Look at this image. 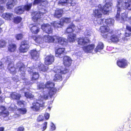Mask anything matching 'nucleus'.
<instances>
[{
    "instance_id": "58",
    "label": "nucleus",
    "mask_w": 131,
    "mask_h": 131,
    "mask_svg": "<svg viewBox=\"0 0 131 131\" xmlns=\"http://www.w3.org/2000/svg\"><path fill=\"white\" fill-rule=\"evenodd\" d=\"M131 36V33L125 32L124 34V36L125 37H128Z\"/></svg>"
},
{
    "instance_id": "56",
    "label": "nucleus",
    "mask_w": 131,
    "mask_h": 131,
    "mask_svg": "<svg viewBox=\"0 0 131 131\" xmlns=\"http://www.w3.org/2000/svg\"><path fill=\"white\" fill-rule=\"evenodd\" d=\"M44 117L46 119H49V114L48 113H46L44 114Z\"/></svg>"
},
{
    "instance_id": "48",
    "label": "nucleus",
    "mask_w": 131,
    "mask_h": 131,
    "mask_svg": "<svg viewBox=\"0 0 131 131\" xmlns=\"http://www.w3.org/2000/svg\"><path fill=\"white\" fill-rule=\"evenodd\" d=\"M15 5L7 2L6 4V8L7 9H11L14 7Z\"/></svg>"
},
{
    "instance_id": "16",
    "label": "nucleus",
    "mask_w": 131,
    "mask_h": 131,
    "mask_svg": "<svg viewBox=\"0 0 131 131\" xmlns=\"http://www.w3.org/2000/svg\"><path fill=\"white\" fill-rule=\"evenodd\" d=\"M109 38V37L108 38L106 39H107L108 41H110L113 43H117L119 41L118 36L115 34L112 35L110 36V38Z\"/></svg>"
},
{
    "instance_id": "8",
    "label": "nucleus",
    "mask_w": 131,
    "mask_h": 131,
    "mask_svg": "<svg viewBox=\"0 0 131 131\" xmlns=\"http://www.w3.org/2000/svg\"><path fill=\"white\" fill-rule=\"evenodd\" d=\"M55 40L56 39L57 42L63 46H66L68 44L67 40L64 37L55 35Z\"/></svg>"
},
{
    "instance_id": "22",
    "label": "nucleus",
    "mask_w": 131,
    "mask_h": 131,
    "mask_svg": "<svg viewBox=\"0 0 131 131\" xmlns=\"http://www.w3.org/2000/svg\"><path fill=\"white\" fill-rule=\"evenodd\" d=\"M14 12L16 14L20 15L23 14L24 10L23 7V5H21L16 7L14 10Z\"/></svg>"
},
{
    "instance_id": "10",
    "label": "nucleus",
    "mask_w": 131,
    "mask_h": 131,
    "mask_svg": "<svg viewBox=\"0 0 131 131\" xmlns=\"http://www.w3.org/2000/svg\"><path fill=\"white\" fill-rule=\"evenodd\" d=\"M63 61L64 66L65 67H68L71 65L72 60L69 57L67 56H64L63 57Z\"/></svg>"
},
{
    "instance_id": "2",
    "label": "nucleus",
    "mask_w": 131,
    "mask_h": 131,
    "mask_svg": "<svg viewBox=\"0 0 131 131\" xmlns=\"http://www.w3.org/2000/svg\"><path fill=\"white\" fill-rule=\"evenodd\" d=\"M116 6L117 13L115 17L116 20L119 21L120 13L121 11V8L125 10H131V0H127V2L124 3L123 0H118Z\"/></svg>"
},
{
    "instance_id": "7",
    "label": "nucleus",
    "mask_w": 131,
    "mask_h": 131,
    "mask_svg": "<svg viewBox=\"0 0 131 131\" xmlns=\"http://www.w3.org/2000/svg\"><path fill=\"white\" fill-rule=\"evenodd\" d=\"M41 28L43 31L46 33L50 34L53 32V28L51 25L49 24H43L41 25Z\"/></svg>"
},
{
    "instance_id": "9",
    "label": "nucleus",
    "mask_w": 131,
    "mask_h": 131,
    "mask_svg": "<svg viewBox=\"0 0 131 131\" xmlns=\"http://www.w3.org/2000/svg\"><path fill=\"white\" fill-rule=\"evenodd\" d=\"M7 69L9 72L11 74L14 75L17 73L16 70L17 68L15 67V65L13 62H10L8 64Z\"/></svg>"
},
{
    "instance_id": "37",
    "label": "nucleus",
    "mask_w": 131,
    "mask_h": 131,
    "mask_svg": "<svg viewBox=\"0 0 131 131\" xmlns=\"http://www.w3.org/2000/svg\"><path fill=\"white\" fill-rule=\"evenodd\" d=\"M53 80L54 81H62V77L61 75L58 74H56L54 75Z\"/></svg>"
},
{
    "instance_id": "55",
    "label": "nucleus",
    "mask_w": 131,
    "mask_h": 131,
    "mask_svg": "<svg viewBox=\"0 0 131 131\" xmlns=\"http://www.w3.org/2000/svg\"><path fill=\"white\" fill-rule=\"evenodd\" d=\"M5 10L4 6L0 5V14L2 13Z\"/></svg>"
},
{
    "instance_id": "50",
    "label": "nucleus",
    "mask_w": 131,
    "mask_h": 131,
    "mask_svg": "<svg viewBox=\"0 0 131 131\" xmlns=\"http://www.w3.org/2000/svg\"><path fill=\"white\" fill-rule=\"evenodd\" d=\"M43 120V117L42 115H40L37 117V121L38 122L42 121Z\"/></svg>"
},
{
    "instance_id": "12",
    "label": "nucleus",
    "mask_w": 131,
    "mask_h": 131,
    "mask_svg": "<svg viewBox=\"0 0 131 131\" xmlns=\"http://www.w3.org/2000/svg\"><path fill=\"white\" fill-rule=\"evenodd\" d=\"M54 61V57L51 54L46 56L45 59V63L48 66L52 64Z\"/></svg>"
},
{
    "instance_id": "23",
    "label": "nucleus",
    "mask_w": 131,
    "mask_h": 131,
    "mask_svg": "<svg viewBox=\"0 0 131 131\" xmlns=\"http://www.w3.org/2000/svg\"><path fill=\"white\" fill-rule=\"evenodd\" d=\"M31 32L33 34H37L39 32L40 28L38 26L35 25H33L30 28Z\"/></svg>"
},
{
    "instance_id": "6",
    "label": "nucleus",
    "mask_w": 131,
    "mask_h": 131,
    "mask_svg": "<svg viewBox=\"0 0 131 131\" xmlns=\"http://www.w3.org/2000/svg\"><path fill=\"white\" fill-rule=\"evenodd\" d=\"M128 63L127 59L124 58H122L117 60L116 64L119 68H125L128 66Z\"/></svg>"
},
{
    "instance_id": "44",
    "label": "nucleus",
    "mask_w": 131,
    "mask_h": 131,
    "mask_svg": "<svg viewBox=\"0 0 131 131\" xmlns=\"http://www.w3.org/2000/svg\"><path fill=\"white\" fill-rule=\"evenodd\" d=\"M6 42L5 40L3 39L0 40V48H3L6 45Z\"/></svg>"
},
{
    "instance_id": "18",
    "label": "nucleus",
    "mask_w": 131,
    "mask_h": 131,
    "mask_svg": "<svg viewBox=\"0 0 131 131\" xmlns=\"http://www.w3.org/2000/svg\"><path fill=\"white\" fill-rule=\"evenodd\" d=\"M58 4L62 6H64L68 4H70L71 6H73L75 3L72 0H60L58 2Z\"/></svg>"
},
{
    "instance_id": "54",
    "label": "nucleus",
    "mask_w": 131,
    "mask_h": 131,
    "mask_svg": "<svg viewBox=\"0 0 131 131\" xmlns=\"http://www.w3.org/2000/svg\"><path fill=\"white\" fill-rule=\"evenodd\" d=\"M24 128L23 126H20L18 128L17 131H24Z\"/></svg>"
},
{
    "instance_id": "40",
    "label": "nucleus",
    "mask_w": 131,
    "mask_h": 131,
    "mask_svg": "<svg viewBox=\"0 0 131 131\" xmlns=\"http://www.w3.org/2000/svg\"><path fill=\"white\" fill-rule=\"evenodd\" d=\"M32 6V3H29L28 4H27L24 5H23V7L24 11L25 10L27 11H29L31 8Z\"/></svg>"
},
{
    "instance_id": "32",
    "label": "nucleus",
    "mask_w": 131,
    "mask_h": 131,
    "mask_svg": "<svg viewBox=\"0 0 131 131\" xmlns=\"http://www.w3.org/2000/svg\"><path fill=\"white\" fill-rule=\"evenodd\" d=\"M22 20V18L20 16H17L14 17L13 19V22L16 24L20 23Z\"/></svg>"
},
{
    "instance_id": "43",
    "label": "nucleus",
    "mask_w": 131,
    "mask_h": 131,
    "mask_svg": "<svg viewBox=\"0 0 131 131\" xmlns=\"http://www.w3.org/2000/svg\"><path fill=\"white\" fill-rule=\"evenodd\" d=\"M45 2V0H34L32 4L33 5H36L39 4H41L42 3H43Z\"/></svg>"
},
{
    "instance_id": "49",
    "label": "nucleus",
    "mask_w": 131,
    "mask_h": 131,
    "mask_svg": "<svg viewBox=\"0 0 131 131\" xmlns=\"http://www.w3.org/2000/svg\"><path fill=\"white\" fill-rule=\"evenodd\" d=\"M45 87V85L43 83H39L37 85V89H43Z\"/></svg>"
},
{
    "instance_id": "24",
    "label": "nucleus",
    "mask_w": 131,
    "mask_h": 131,
    "mask_svg": "<svg viewBox=\"0 0 131 131\" xmlns=\"http://www.w3.org/2000/svg\"><path fill=\"white\" fill-rule=\"evenodd\" d=\"M128 13L127 12H125L121 14V17L120 16L121 22L122 23H124L126 21L128 20Z\"/></svg>"
},
{
    "instance_id": "1",
    "label": "nucleus",
    "mask_w": 131,
    "mask_h": 131,
    "mask_svg": "<svg viewBox=\"0 0 131 131\" xmlns=\"http://www.w3.org/2000/svg\"><path fill=\"white\" fill-rule=\"evenodd\" d=\"M113 3L111 2H106L103 7L100 8L99 9H95L93 10V15L95 18L94 22L95 24L99 25L103 24L104 18H102V13L104 14H106L109 11L112 10Z\"/></svg>"
},
{
    "instance_id": "29",
    "label": "nucleus",
    "mask_w": 131,
    "mask_h": 131,
    "mask_svg": "<svg viewBox=\"0 0 131 131\" xmlns=\"http://www.w3.org/2000/svg\"><path fill=\"white\" fill-rule=\"evenodd\" d=\"M31 38L38 44H40L41 42V37L40 36L32 35L31 36Z\"/></svg>"
},
{
    "instance_id": "13",
    "label": "nucleus",
    "mask_w": 131,
    "mask_h": 131,
    "mask_svg": "<svg viewBox=\"0 0 131 131\" xmlns=\"http://www.w3.org/2000/svg\"><path fill=\"white\" fill-rule=\"evenodd\" d=\"M54 36H55V35L52 36H49L48 35H45L43 37V40L46 42H53L55 41Z\"/></svg>"
},
{
    "instance_id": "36",
    "label": "nucleus",
    "mask_w": 131,
    "mask_h": 131,
    "mask_svg": "<svg viewBox=\"0 0 131 131\" xmlns=\"http://www.w3.org/2000/svg\"><path fill=\"white\" fill-rule=\"evenodd\" d=\"M63 24L61 23L60 21L59 23H58L56 21H54L53 23V26L54 28H62L63 26Z\"/></svg>"
},
{
    "instance_id": "45",
    "label": "nucleus",
    "mask_w": 131,
    "mask_h": 131,
    "mask_svg": "<svg viewBox=\"0 0 131 131\" xmlns=\"http://www.w3.org/2000/svg\"><path fill=\"white\" fill-rule=\"evenodd\" d=\"M18 110L20 113L22 114H25L27 112L26 108H18Z\"/></svg>"
},
{
    "instance_id": "38",
    "label": "nucleus",
    "mask_w": 131,
    "mask_h": 131,
    "mask_svg": "<svg viewBox=\"0 0 131 131\" xmlns=\"http://www.w3.org/2000/svg\"><path fill=\"white\" fill-rule=\"evenodd\" d=\"M71 18L70 17H63L61 19L60 21L63 24L64 23H69L71 22Z\"/></svg>"
},
{
    "instance_id": "39",
    "label": "nucleus",
    "mask_w": 131,
    "mask_h": 131,
    "mask_svg": "<svg viewBox=\"0 0 131 131\" xmlns=\"http://www.w3.org/2000/svg\"><path fill=\"white\" fill-rule=\"evenodd\" d=\"M50 89L49 92L48 94L50 97L51 98L53 95L56 93L57 90L54 87Z\"/></svg>"
},
{
    "instance_id": "59",
    "label": "nucleus",
    "mask_w": 131,
    "mask_h": 131,
    "mask_svg": "<svg viewBox=\"0 0 131 131\" xmlns=\"http://www.w3.org/2000/svg\"><path fill=\"white\" fill-rule=\"evenodd\" d=\"M2 114L3 115H4L3 116V117H6L8 116L9 115V113L8 112L5 113L2 112Z\"/></svg>"
},
{
    "instance_id": "33",
    "label": "nucleus",
    "mask_w": 131,
    "mask_h": 131,
    "mask_svg": "<svg viewBox=\"0 0 131 131\" xmlns=\"http://www.w3.org/2000/svg\"><path fill=\"white\" fill-rule=\"evenodd\" d=\"M76 38V34H73L72 35L70 34L68 38V41L70 42H73L75 41Z\"/></svg>"
},
{
    "instance_id": "61",
    "label": "nucleus",
    "mask_w": 131,
    "mask_h": 131,
    "mask_svg": "<svg viewBox=\"0 0 131 131\" xmlns=\"http://www.w3.org/2000/svg\"><path fill=\"white\" fill-rule=\"evenodd\" d=\"M126 29L131 32V27L128 25H127L126 27Z\"/></svg>"
},
{
    "instance_id": "21",
    "label": "nucleus",
    "mask_w": 131,
    "mask_h": 131,
    "mask_svg": "<svg viewBox=\"0 0 131 131\" xmlns=\"http://www.w3.org/2000/svg\"><path fill=\"white\" fill-rule=\"evenodd\" d=\"M78 44L80 46H84L89 42V40L84 37H80L78 39Z\"/></svg>"
},
{
    "instance_id": "11",
    "label": "nucleus",
    "mask_w": 131,
    "mask_h": 131,
    "mask_svg": "<svg viewBox=\"0 0 131 131\" xmlns=\"http://www.w3.org/2000/svg\"><path fill=\"white\" fill-rule=\"evenodd\" d=\"M53 71L56 73L61 74H64L69 72L68 70L66 69H64L61 67H56L53 68Z\"/></svg>"
},
{
    "instance_id": "17",
    "label": "nucleus",
    "mask_w": 131,
    "mask_h": 131,
    "mask_svg": "<svg viewBox=\"0 0 131 131\" xmlns=\"http://www.w3.org/2000/svg\"><path fill=\"white\" fill-rule=\"evenodd\" d=\"M95 47L94 44H92L84 46L83 47V49L84 51L86 53H90L92 52Z\"/></svg>"
},
{
    "instance_id": "19",
    "label": "nucleus",
    "mask_w": 131,
    "mask_h": 131,
    "mask_svg": "<svg viewBox=\"0 0 131 131\" xmlns=\"http://www.w3.org/2000/svg\"><path fill=\"white\" fill-rule=\"evenodd\" d=\"M63 13L62 9L57 8L55 10L53 16L55 18H59L62 17Z\"/></svg>"
},
{
    "instance_id": "34",
    "label": "nucleus",
    "mask_w": 131,
    "mask_h": 131,
    "mask_svg": "<svg viewBox=\"0 0 131 131\" xmlns=\"http://www.w3.org/2000/svg\"><path fill=\"white\" fill-rule=\"evenodd\" d=\"M42 13L40 12H37L33 17V18L35 19L36 20L42 17L43 16V14Z\"/></svg>"
},
{
    "instance_id": "27",
    "label": "nucleus",
    "mask_w": 131,
    "mask_h": 131,
    "mask_svg": "<svg viewBox=\"0 0 131 131\" xmlns=\"http://www.w3.org/2000/svg\"><path fill=\"white\" fill-rule=\"evenodd\" d=\"M10 96L13 100H19L21 96L20 94L14 92H11Z\"/></svg>"
},
{
    "instance_id": "20",
    "label": "nucleus",
    "mask_w": 131,
    "mask_h": 131,
    "mask_svg": "<svg viewBox=\"0 0 131 131\" xmlns=\"http://www.w3.org/2000/svg\"><path fill=\"white\" fill-rule=\"evenodd\" d=\"M65 49L64 48H59L55 50V56L58 57H61L62 54L65 53Z\"/></svg>"
},
{
    "instance_id": "51",
    "label": "nucleus",
    "mask_w": 131,
    "mask_h": 131,
    "mask_svg": "<svg viewBox=\"0 0 131 131\" xmlns=\"http://www.w3.org/2000/svg\"><path fill=\"white\" fill-rule=\"evenodd\" d=\"M17 2V0H8L7 2L9 3H11L15 5Z\"/></svg>"
},
{
    "instance_id": "46",
    "label": "nucleus",
    "mask_w": 131,
    "mask_h": 131,
    "mask_svg": "<svg viewBox=\"0 0 131 131\" xmlns=\"http://www.w3.org/2000/svg\"><path fill=\"white\" fill-rule=\"evenodd\" d=\"M23 35L21 33L16 34L15 36L16 39L17 40H21L23 38Z\"/></svg>"
},
{
    "instance_id": "3",
    "label": "nucleus",
    "mask_w": 131,
    "mask_h": 131,
    "mask_svg": "<svg viewBox=\"0 0 131 131\" xmlns=\"http://www.w3.org/2000/svg\"><path fill=\"white\" fill-rule=\"evenodd\" d=\"M99 30L101 34L102 37L105 39H107L109 37L108 34L105 33H109L110 34H112L114 33L113 30H111L109 27L107 25H103L100 26Z\"/></svg>"
},
{
    "instance_id": "60",
    "label": "nucleus",
    "mask_w": 131,
    "mask_h": 131,
    "mask_svg": "<svg viewBox=\"0 0 131 131\" xmlns=\"http://www.w3.org/2000/svg\"><path fill=\"white\" fill-rule=\"evenodd\" d=\"M0 109L2 110V112H3L6 110V108L5 107L3 106H0Z\"/></svg>"
},
{
    "instance_id": "62",
    "label": "nucleus",
    "mask_w": 131,
    "mask_h": 131,
    "mask_svg": "<svg viewBox=\"0 0 131 131\" xmlns=\"http://www.w3.org/2000/svg\"><path fill=\"white\" fill-rule=\"evenodd\" d=\"M6 0H0V4H4L6 3Z\"/></svg>"
},
{
    "instance_id": "64",
    "label": "nucleus",
    "mask_w": 131,
    "mask_h": 131,
    "mask_svg": "<svg viewBox=\"0 0 131 131\" xmlns=\"http://www.w3.org/2000/svg\"><path fill=\"white\" fill-rule=\"evenodd\" d=\"M128 20L129 22V23L131 24V16L130 17L128 18Z\"/></svg>"
},
{
    "instance_id": "53",
    "label": "nucleus",
    "mask_w": 131,
    "mask_h": 131,
    "mask_svg": "<svg viewBox=\"0 0 131 131\" xmlns=\"http://www.w3.org/2000/svg\"><path fill=\"white\" fill-rule=\"evenodd\" d=\"M50 126L51 129L52 130H55L56 128L55 126L53 123H51Z\"/></svg>"
},
{
    "instance_id": "35",
    "label": "nucleus",
    "mask_w": 131,
    "mask_h": 131,
    "mask_svg": "<svg viewBox=\"0 0 131 131\" xmlns=\"http://www.w3.org/2000/svg\"><path fill=\"white\" fill-rule=\"evenodd\" d=\"M103 47V44L102 43H98L96 48L95 49L94 51L96 53L102 49Z\"/></svg>"
},
{
    "instance_id": "28",
    "label": "nucleus",
    "mask_w": 131,
    "mask_h": 131,
    "mask_svg": "<svg viewBox=\"0 0 131 131\" xmlns=\"http://www.w3.org/2000/svg\"><path fill=\"white\" fill-rule=\"evenodd\" d=\"M75 28V25L73 24H72L67 27L66 30V32L67 34L72 33L74 31Z\"/></svg>"
},
{
    "instance_id": "47",
    "label": "nucleus",
    "mask_w": 131,
    "mask_h": 131,
    "mask_svg": "<svg viewBox=\"0 0 131 131\" xmlns=\"http://www.w3.org/2000/svg\"><path fill=\"white\" fill-rule=\"evenodd\" d=\"M46 85L48 86V88H51L54 87L55 84L53 82L48 81L47 82Z\"/></svg>"
},
{
    "instance_id": "41",
    "label": "nucleus",
    "mask_w": 131,
    "mask_h": 131,
    "mask_svg": "<svg viewBox=\"0 0 131 131\" xmlns=\"http://www.w3.org/2000/svg\"><path fill=\"white\" fill-rule=\"evenodd\" d=\"M24 95L27 98L30 99H34V95L28 92H25L24 93Z\"/></svg>"
},
{
    "instance_id": "31",
    "label": "nucleus",
    "mask_w": 131,
    "mask_h": 131,
    "mask_svg": "<svg viewBox=\"0 0 131 131\" xmlns=\"http://www.w3.org/2000/svg\"><path fill=\"white\" fill-rule=\"evenodd\" d=\"M39 77V73L37 72H33L32 73L31 80L32 81H36L38 80Z\"/></svg>"
},
{
    "instance_id": "26",
    "label": "nucleus",
    "mask_w": 131,
    "mask_h": 131,
    "mask_svg": "<svg viewBox=\"0 0 131 131\" xmlns=\"http://www.w3.org/2000/svg\"><path fill=\"white\" fill-rule=\"evenodd\" d=\"M13 15L12 13H5L2 14V16L4 19L8 20H11L13 18Z\"/></svg>"
},
{
    "instance_id": "57",
    "label": "nucleus",
    "mask_w": 131,
    "mask_h": 131,
    "mask_svg": "<svg viewBox=\"0 0 131 131\" xmlns=\"http://www.w3.org/2000/svg\"><path fill=\"white\" fill-rule=\"evenodd\" d=\"M47 122H45L43 124V127H42V129H43L42 130H45L46 129V127H47Z\"/></svg>"
},
{
    "instance_id": "63",
    "label": "nucleus",
    "mask_w": 131,
    "mask_h": 131,
    "mask_svg": "<svg viewBox=\"0 0 131 131\" xmlns=\"http://www.w3.org/2000/svg\"><path fill=\"white\" fill-rule=\"evenodd\" d=\"M4 22L2 19L0 18V27L4 23Z\"/></svg>"
},
{
    "instance_id": "25",
    "label": "nucleus",
    "mask_w": 131,
    "mask_h": 131,
    "mask_svg": "<svg viewBox=\"0 0 131 131\" xmlns=\"http://www.w3.org/2000/svg\"><path fill=\"white\" fill-rule=\"evenodd\" d=\"M37 70L40 71H42L45 72L47 71L48 69V67L45 66L42 64H40L38 65L36 67Z\"/></svg>"
},
{
    "instance_id": "30",
    "label": "nucleus",
    "mask_w": 131,
    "mask_h": 131,
    "mask_svg": "<svg viewBox=\"0 0 131 131\" xmlns=\"http://www.w3.org/2000/svg\"><path fill=\"white\" fill-rule=\"evenodd\" d=\"M17 46L15 44L11 43L9 44L8 47V51L10 52H14L16 50Z\"/></svg>"
},
{
    "instance_id": "52",
    "label": "nucleus",
    "mask_w": 131,
    "mask_h": 131,
    "mask_svg": "<svg viewBox=\"0 0 131 131\" xmlns=\"http://www.w3.org/2000/svg\"><path fill=\"white\" fill-rule=\"evenodd\" d=\"M25 101H19L17 102V104L18 105H24Z\"/></svg>"
},
{
    "instance_id": "4",
    "label": "nucleus",
    "mask_w": 131,
    "mask_h": 131,
    "mask_svg": "<svg viewBox=\"0 0 131 131\" xmlns=\"http://www.w3.org/2000/svg\"><path fill=\"white\" fill-rule=\"evenodd\" d=\"M29 47V41L27 40H24L21 42L18 50L20 52L24 53L28 51Z\"/></svg>"
},
{
    "instance_id": "15",
    "label": "nucleus",
    "mask_w": 131,
    "mask_h": 131,
    "mask_svg": "<svg viewBox=\"0 0 131 131\" xmlns=\"http://www.w3.org/2000/svg\"><path fill=\"white\" fill-rule=\"evenodd\" d=\"M29 54L31 56V59L35 60L38 59L39 56V54L37 51L35 49L31 50L29 52Z\"/></svg>"
},
{
    "instance_id": "5",
    "label": "nucleus",
    "mask_w": 131,
    "mask_h": 131,
    "mask_svg": "<svg viewBox=\"0 0 131 131\" xmlns=\"http://www.w3.org/2000/svg\"><path fill=\"white\" fill-rule=\"evenodd\" d=\"M45 102L43 100H37L32 103V106H31L30 108L36 111H38L40 108H43L45 107Z\"/></svg>"
},
{
    "instance_id": "14",
    "label": "nucleus",
    "mask_w": 131,
    "mask_h": 131,
    "mask_svg": "<svg viewBox=\"0 0 131 131\" xmlns=\"http://www.w3.org/2000/svg\"><path fill=\"white\" fill-rule=\"evenodd\" d=\"M16 68L18 69V71L22 73H24L25 71L26 68L24 64L21 62H17L16 64Z\"/></svg>"
},
{
    "instance_id": "42",
    "label": "nucleus",
    "mask_w": 131,
    "mask_h": 131,
    "mask_svg": "<svg viewBox=\"0 0 131 131\" xmlns=\"http://www.w3.org/2000/svg\"><path fill=\"white\" fill-rule=\"evenodd\" d=\"M105 23L110 25H113L114 23V20L111 18H109L106 19L105 21Z\"/></svg>"
}]
</instances>
